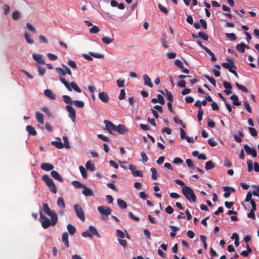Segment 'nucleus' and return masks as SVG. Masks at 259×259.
Here are the masks:
<instances>
[{"mask_svg":"<svg viewBox=\"0 0 259 259\" xmlns=\"http://www.w3.org/2000/svg\"><path fill=\"white\" fill-rule=\"evenodd\" d=\"M43 210L46 214L51 217V220L52 221V224L56 225L58 221L57 215L54 211L51 210L47 203L43 204Z\"/></svg>","mask_w":259,"mask_h":259,"instance_id":"3","label":"nucleus"},{"mask_svg":"<svg viewBox=\"0 0 259 259\" xmlns=\"http://www.w3.org/2000/svg\"><path fill=\"white\" fill-rule=\"evenodd\" d=\"M248 130L251 136L253 137H256L257 136V132L255 128L250 127L248 128Z\"/></svg>","mask_w":259,"mask_h":259,"instance_id":"63","label":"nucleus"},{"mask_svg":"<svg viewBox=\"0 0 259 259\" xmlns=\"http://www.w3.org/2000/svg\"><path fill=\"white\" fill-rule=\"evenodd\" d=\"M133 175L134 177H143V174L142 171L136 170V171H134Z\"/></svg>","mask_w":259,"mask_h":259,"instance_id":"54","label":"nucleus"},{"mask_svg":"<svg viewBox=\"0 0 259 259\" xmlns=\"http://www.w3.org/2000/svg\"><path fill=\"white\" fill-rule=\"evenodd\" d=\"M98 210L101 214V218L103 220H106V218L104 217L109 215L111 213V209L106 206H99L98 207Z\"/></svg>","mask_w":259,"mask_h":259,"instance_id":"6","label":"nucleus"},{"mask_svg":"<svg viewBox=\"0 0 259 259\" xmlns=\"http://www.w3.org/2000/svg\"><path fill=\"white\" fill-rule=\"evenodd\" d=\"M165 92L166 93L167 99L169 101V102L173 101V96L172 94L168 91L167 89H165Z\"/></svg>","mask_w":259,"mask_h":259,"instance_id":"44","label":"nucleus"},{"mask_svg":"<svg viewBox=\"0 0 259 259\" xmlns=\"http://www.w3.org/2000/svg\"><path fill=\"white\" fill-rule=\"evenodd\" d=\"M117 204L119 207L121 209H125L127 207L126 203L122 199H118L117 200Z\"/></svg>","mask_w":259,"mask_h":259,"instance_id":"29","label":"nucleus"},{"mask_svg":"<svg viewBox=\"0 0 259 259\" xmlns=\"http://www.w3.org/2000/svg\"><path fill=\"white\" fill-rule=\"evenodd\" d=\"M56 141H52L51 144L58 149H62L63 148V144L61 142V139L59 137L56 138Z\"/></svg>","mask_w":259,"mask_h":259,"instance_id":"18","label":"nucleus"},{"mask_svg":"<svg viewBox=\"0 0 259 259\" xmlns=\"http://www.w3.org/2000/svg\"><path fill=\"white\" fill-rule=\"evenodd\" d=\"M113 38L109 37H103L102 38V40L105 44H109L113 40Z\"/></svg>","mask_w":259,"mask_h":259,"instance_id":"42","label":"nucleus"},{"mask_svg":"<svg viewBox=\"0 0 259 259\" xmlns=\"http://www.w3.org/2000/svg\"><path fill=\"white\" fill-rule=\"evenodd\" d=\"M116 236L120 238H123L124 237V234L123 232L120 230H117L116 231Z\"/></svg>","mask_w":259,"mask_h":259,"instance_id":"61","label":"nucleus"},{"mask_svg":"<svg viewBox=\"0 0 259 259\" xmlns=\"http://www.w3.org/2000/svg\"><path fill=\"white\" fill-rule=\"evenodd\" d=\"M150 171L152 172L151 178H152V180H157L158 175L157 174L156 169L154 167H152L150 168Z\"/></svg>","mask_w":259,"mask_h":259,"instance_id":"31","label":"nucleus"},{"mask_svg":"<svg viewBox=\"0 0 259 259\" xmlns=\"http://www.w3.org/2000/svg\"><path fill=\"white\" fill-rule=\"evenodd\" d=\"M81 235L83 237H92V234L90 233L89 231H83L81 233Z\"/></svg>","mask_w":259,"mask_h":259,"instance_id":"64","label":"nucleus"},{"mask_svg":"<svg viewBox=\"0 0 259 259\" xmlns=\"http://www.w3.org/2000/svg\"><path fill=\"white\" fill-rule=\"evenodd\" d=\"M226 60L228 61V62H223L222 63V66L224 68L228 69L229 71L230 70H232L233 69H237L236 66L234 64V60L232 58H227Z\"/></svg>","mask_w":259,"mask_h":259,"instance_id":"7","label":"nucleus"},{"mask_svg":"<svg viewBox=\"0 0 259 259\" xmlns=\"http://www.w3.org/2000/svg\"><path fill=\"white\" fill-rule=\"evenodd\" d=\"M72 103L74 104V105L76 107L78 108H82L84 105L83 102L81 101H73Z\"/></svg>","mask_w":259,"mask_h":259,"instance_id":"39","label":"nucleus"},{"mask_svg":"<svg viewBox=\"0 0 259 259\" xmlns=\"http://www.w3.org/2000/svg\"><path fill=\"white\" fill-rule=\"evenodd\" d=\"M125 97V92L124 89H121L120 90V94L119 95L118 98L120 100H123Z\"/></svg>","mask_w":259,"mask_h":259,"instance_id":"62","label":"nucleus"},{"mask_svg":"<svg viewBox=\"0 0 259 259\" xmlns=\"http://www.w3.org/2000/svg\"><path fill=\"white\" fill-rule=\"evenodd\" d=\"M39 220L42 224V227L44 229L48 228L50 226H54L52 224V221L50 220L45 215H44L41 212L40 213Z\"/></svg>","mask_w":259,"mask_h":259,"instance_id":"5","label":"nucleus"},{"mask_svg":"<svg viewBox=\"0 0 259 259\" xmlns=\"http://www.w3.org/2000/svg\"><path fill=\"white\" fill-rule=\"evenodd\" d=\"M224 165L226 167H231L232 166V164L229 159L225 158Z\"/></svg>","mask_w":259,"mask_h":259,"instance_id":"51","label":"nucleus"},{"mask_svg":"<svg viewBox=\"0 0 259 259\" xmlns=\"http://www.w3.org/2000/svg\"><path fill=\"white\" fill-rule=\"evenodd\" d=\"M157 102H159L161 105H164L165 103L164 98L163 96L161 95H157Z\"/></svg>","mask_w":259,"mask_h":259,"instance_id":"55","label":"nucleus"},{"mask_svg":"<svg viewBox=\"0 0 259 259\" xmlns=\"http://www.w3.org/2000/svg\"><path fill=\"white\" fill-rule=\"evenodd\" d=\"M25 37L27 42L29 44H32L33 42V40L31 38L30 35L26 32L25 33Z\"/></svg>","mask_w":259,"mask_h":259,"instance_id":"53","label":"nucleus"},{"mask_svg":"<svg viewBox=\"0 0 259 259\" xmlns=\"http://www.w3.org/2000/svg\"><path fill=\"white\" fill-rule=\"evenodd\" d=\"M57 205L59 207H61V208H65V202H64V199L61 197H59L57 201Z\"/></svg>","mask_w":259,"mask_h":259,"instance_id":"34","label":"nucleus"},{"mask_svg":"<svg viewBox=\"0 0 259 259\" xmlns=\"http://www.w3.org/2000/svg\"><path fill=\"white\" fill-rule=\"evenodd\" d=\"M42 180L49 187L51 192L56 194L57 192V189L53 181L47 175H44L41 177Z\"/></svg>","mask_w":259,"mask_h":259,"instance_id":"2","label":"nucleus"},{"mask_svg":"<svg viewBox=\"0 0 259 259\" xmlns=\"http://www.w3.org/2000/svg\"><path fill=\"white\" fill-rule=\"evenodd\" d=\"M85 167L87 169L93 171L95 170V166L94 164L92 163L90 160L88 161L85 164Z\"/></svg>","mask_w":259,"mask_h":259,"instance_id":"30","label":"nucleus"},{"mask_svg":"<svg viewBox=\"0 0 259 259\" xmlns=\"http://www.w3.org/2000/svg\"><path fill=\"white\" fill-rule=\"evenodd\" d=\"M120 135L124 134L127 132V130L125 128V126L123 124H119L116 126L115 131Z\"/></svg>","mask_w":259,"mask_h":259,"instance_id":"13","label":"nucleus"},{"mask_svg":"<svg viewBox=\"0 0 259 259\" xmlns=\"http://www.w3.org/2000/svg\"><path fill=\"white\" fill-rule=\"evenodd\" d=\"M67 228L69 233L71 235H74L76 232V228L72 225L68 224L67 226Z\"/></svg>","mask_w":259,"mask_h":259,"instance_id":"28","label":"nucleus"},{"mask_svg":"<svg viewBox=\"0 0 259 259\" xmlns=\"http://www.w3.org/2000/svg\"><path fill=\"white\" fill-rule=\"evenodd\" d=\"M44 94L46 97L49 98L51 99H52V100L55 99V98H56L55 95L53 93V92L51 90H50L49 89H47V90H45Z\"/></svg>","mask_w":259,"mask_h":259,"instance_id":"20","label":"nucleus"},{"mask_svg":"<svg viewBox=\"0 0 259 259\" xmlns=\"http://www.w3.org/2000/svg\"><path fill=\"white\" fill-rule=\"evenodd\" d=\"M35 115H36V118L37 121L40 124H44V116H43L42 114H41L38 112H36L35 113Z\"/></svg>","mask_w":259,"mask_h":259,"instance_id":"27","label":"nucleus"},{"mask_svg":"<svg viewBox=\"0 0 259 259\" xmlns=\"http://www.w3.org/2000/svg\"><path fill=\"white\" fill-rule=\"evenodd\" d=\"M27 131L28 132L30 135L35 136L37 134V132L35 128L31 125H27L26 127Z\"/></svg>","mask_w":259,"mask_h":259,"instance_id":"25","label":"nucleus"},{"mask_svg":"<svg viewBox=\"0 0 259 259\" xmlns=\"http://www.w3.org/2000/svg\"><path fill=\"white\" fill-rule=\"evenodd\" d=\"M79 169L80 170V173L84 179H86L87 178V173L85 169L84 168L83 166H79Z\"/></svg>","mask_w":259,"mask_h":259,"instance_id":"40","label":"nucleus"},{"mask_svg":"<svg viewBox=\"0 0 259 259\" xmlns=\"http://www.w3.org/2000/svg\"><path fill=\"white\" fill-rule=\"evenodd\" d=\"M203 110L202 109L199 110L198 114H197V118L199 121H200L202 119L203 114Z\"/></svg>","mask_w":259,"mask_h":259,"instance_id":"58","label":"nucleus"},{"mask_svg":"<svg viewBox=\"0 0 259 259\" xmlns=\"http://www.w3.org/2000/svg\"><path fill=\"white\" fill-rule=\"evenodd\" d=\"M62 100L66 104H71L73 102L71 98L67 95H63L62 97Z\"/></svg>","mask_w":259,"mask_h":259,"instance_id":"32","label":"nucleus"},{"mask_svg":"<svg viewBox=\"0 0 259 259\" xmlns=\"http://www.w3.org/2000/svg\"><path fill=\"white\" fill-rule=\"evenodd\" d=\"M198 37H201L205 40H207L208 39L207 35L203 32H199L198 33Z\"/></svg>","mask_w":259,"mask_h":259,"instance_id":"52","label":"nucleus"},{"mask_svg":"<svg viewBox=\"0 0 259 259\" xmlns=\"http://www.w3.org/2000/svg\"><path fill=\"white\" fill-rule=\"evenodd\" d=\"M205 51L211 57V61L214 62L217 60V58H215L214 53L211 51V50H205Z\"/></svg>","mask_w":259,"mask_h":259,"instance_id":"46","label":"nucleus"},{"mask_svg":"<svg viewBox=\"0 0 259 259\" xmlns=\"http://www.w3.org/2000/svg\"><path fill=\"white\" fill-rule=\"evenodd\" d=\"M63 140L64 141L63 147H65L66 149L70 148V146L69 143L68 138L67 137L64 136L63 137Z\"/></svg>","mask_w":259,"mask_h":259,"instance_id":"43","label":"nucleus"},{"mask_svg":"<svg viewBox=\"0 0 259 259\" xmlns=\"http://www.w3.org/2000/svg\"><path fill=\"white\" fill-rule=\"evenodd\" d=\"M56 71L59 75L60 80L62 83L64 84L67 89L71 91V89L69 85V83L64 78V76L65 75V72L63 69L60 67H56Z\"/></svg>","mask_w":259,"mask_h":259,"instance_id":"4","label":"nucleus"},{"mask_svg":"<svg viewBox=\"0 0 259 259\" xmlns=\"http://www.w3.org/2000/svg\"><path fill=\"white\" fill-rule=\"evenodd\" d=\"M89 31L91 33L96 34L100 31V29L98 26L94 25L90 29Z\"/></svg>","mask_w":259,"mask_h":259,"instance_id":"41","label":"nucleus"},{"mask_svg":"<svg viewBox=\"0 0 259 259\" xmlns=\"http://www.w3.org/2000/svg\"><path fill=\"white\" fill-rule=\"evenodd\" d=\"M170 228L172 231L170 233V236L171 238H174L176 235V232L178 230V228L172 225H170Z\"/></svg>","mask_w":259,"mask_h":259,"instance_id":"33","label":"nucleus"},{"mask_svg":"<svg viewBox=\"0 0 259 259\" xmlns=\"http://www.w3.org/2000/svg\"><path fill=\"white\" fill-rule=\"evenodd\" d=\"M20 14L18 11H14L13 12V13L12 14V18L14 20H17L20 17Z\"/></svg>","mask_w":259,"mask_h":259,"instance_id":"48","label":"nucleus"},{"mask_svg":"<svg viewBox=\"0 0 259 259\" xmlns=\"http://www.w3.org/2000/svg\"><path fill=\"white\" fill-rule=\"evenodd\" d=\"M40 167L41 169L45 171H50L53 170L54 165L49 163H42L40 165Z\"/></svg>","mask_w":259,"mask_h":259,"instance_id":"15","label":"nucleus"},{"mask_svg":"<svg viewBox=\"0 0 259 259\" xmlns=\"http://www.w3.org/2000/svg\"><path fill=\"white\" fill-rule=\"evenodd\" d=\"M244 149L247 154L251 155L253 157L256 156L257 153L255 148H250L248 145L245 144L244 145Z\"/></svg>","mask_w":259,"mask_h":259,"instance_id":"11","label":"nucleus"},{"mask_svg":"<svg viewBox=\"0 0 259 259\" xmlns=\"http://www.w3.org/2000/svg\"><path fill=\"white\" fill-rule=\"evenodd\" d=\"M125 80L124 79H117L116 81L117 85L118 88H122L124 86Z\"/></svg>","mask_w":259,"mask_h":259,"instance_id":"49","label":"nucleus"},{"mask_svg":"<svg viewBox=\"0 0 259 259\" xmlns=\"http://www.w3.org/2000/svg\"><path fill=\"white\" fill-rule=\"evenodd\" d=\"M71 184L75 188L78 189L83 188L84 186L78 181H73L71 182Z\"/></svg>","mask_w":259,"mask_h":259,"instance_id":"35","label":"nucleus"},{"mask_svg":"<svg viewBox=\"0 0 259 259\" xmlns=\"http://www.w3.org/2000/svg\"><path fill=\"white\" fill-rule=\"evenodd\" d=\"M51 176L60 182H63V178L60 176L59 172L56 170H52L51 172Z\"/></svg>","mask_w":259,"mask_h":259,"instance_id":"14","label":"nucleus"},{"mask_svg":"<svg viewBox=\"0 0 259 259\" xmlns=\"http://www.w3.org/2000/svg\"><path fill=\"white\" fill-rule=\"evenodd\" d=\"M62 241L67 248L69 247V243L68 241V234L67 232L63 233L62 236Z\"/></svg>","mask_w":259,"mask_h":259,"instance_id":"19","label":"nucleus"},{"mask_svg":"<svg viewBox=\"0 0 259 259\" xmlns=\"http://www.w3.org/2000/svg\"><path fill=\"white\" fill-rule=\"evenodd\" d=\"M235 85L238 88V89H239L243 92L246 93L248 92V89L245 87H244L241 84H240L238 82L235 83Z\"/></svg>","mask_w":259,"mask_h":259,"instance_id":"37","label":"nucleus"},{"mask_svg":"<svg viewBox=\"0 0 259 259\" xmlns=\"http://www.w3.org/2000/svg\"><path fill=\"white\" fill-rule=\"evenodd\" d=\"M74 208L77 217L81 221H84L85 216L81 207L79 204H76L74 205Z\"/></svg>","mask_w":259,"mask_h":259,"instance_id":"8","label":"nucleus"},{"mask_svg":"<svg viewBox=\"0 0 259 259\" xmlns=\"http://www.w3.org/2000/svg\"><path fill=\"white\" fill-rule=\"evenodd\" d=\"M230 99L233 101V105L235 106H240L241 105V102L238 100V97L236 95H233L231 96Z\"/></svg>","mask_w":259,"mask_h":259,"instance_id":"24","label":"nucleus"},{"mask_svg":"<svg viewBox=\"0 0 259 259\" xmlns=\"http://www.w3.org/2000/svg\"><path fill=\"white\" fill-rule=\"evenodd\" d=\"M47 56L48 58L51 60H56L58 59V57L57 55L51 53H48L47 54Z\"/></svg>","mask_w":259,"mask_h":259,"instance_id":"59","label":"nucleus"},{"mask_svg":"<svg viewBox=\"0 0 259 259\" xmlns=\"http://www.w3.org/2000/svg\"><path fill=\"white\" fill-rule=\"evenodd\" d=\"M83 190L82 192V193L87 196H91L94 195V193L93 191L89 188H87L86 186H84L83 187Z\"/></svg>","mask_w":259,"mask_h":259,"instance_id":"23","label":"nucleus"},{"mask_svg":"<svg viewBox=\"0 0 259 259\" xmlns=\"http://www.w3.org/2000/svg\"><path fill=\"white\" fill-rule=\"evenodd\" d=\"M143 79L144 80V85L149 87L150 88H152L153 85L151 82V80L150 78L147 75L144 74L143 75Z\"/></svg>","mask_w":259,"mask_h":259,"instance_id":"17","label":"nucleus"},{"mask_svg":"<svg viewBox=\"0 0 259 259\" xmlns=\"http://www.w3.org/2000/svg\"><path fill=\"white\" fill-rule=\"evenodd\" d=\"M90 55L96 58H103L104 55L99 53H90Z\"/></svg>","mask_w":259,"mask_h":259,"instance_id":"56","label":"nucleus"},{"mask_svg":"<svg viewBox=\"0 0 259 259\" xmlns=\"http://www.w3.org/2000/svg\"><path fill=\"white\" fill-rule=\"evenodd\" d=\"M32 57H33V59L35 61H36V62H37L38 63H39L40 64H45V60L42 58V55H39V54H33L32 55Z\"/></svg>","mask_w":259,"mask_h":259,"instance_id":"16","label":"nucleus"},{"mask_svg":"<svg viewBox=\"0 0 259 259\" xmlns=\"http://www.w3.org/2000/svg\"><path fill=\"white\" fill-rule=\"evenodd\" d=\"M204 76L205 78L208 79L214 87L216 86L215 80L213 77H210L207 75H205Z\"/></svg>","mask_w":259,"mask_h":259,"instance_id":"45","label":"nucleus"},{"mask_svg":"<svg viewBox=\"0 0 259 259\" xmlns=\"http://www.w3.org/2000/svg\"><path fill=\"white\" fill-rule=\"evenodd\" d=\"M236 49H249V47L244 43H241L240 44H238Z\"/></svg>","mask_w":259,"mask_h":259,"instance_id":"60","label":"nucleus"},{"mask_svg":"<svg viewBox=\"0 0 259 259\" xmlns=\"http://www.w3.org/2000/svg\"><path fill=\"white\" fill-rule=\"evenodd\" d=\"M104 123L105 124L104 129L107 130L109 133L112 134V132L115 131L116 125L112 122L107 120H104Z\"/></svg>","mask_w":259,"mask_h":259,"instance_id":"9","label":"nucleus"},{"mask_svg":"<svg viewBox=\"0 0 259 259\" xmlns=\"http://www.w3.org/2000/svg\"><path fill=\"white\" fill-rule=\"evenodd\" d=\"M183 194L190 202H195L196 197L194 191L189 187L185 186L182 189Z\"/></svg>","mask_w":259,"mask_h":259,"instance_id":"1","label":"nucleus"},{"mask_svg":"<svg viewBox=\"0 0 259 259\" xmlns=\"http://www.w3.org/2000/svg\"><path fill=\"white\" fill-rule=\"evenodd\" d=\"M68 65L70 66L71 67L74 69L77 68V65L75 61L72 60H68Z\"/></svg>","mask_w":259,"mask_h":259,"instance_id":"50","label":"nucleus"},{"mask_svg":"<svg viewBox=\"0 0 259 259\" xmlns=\"http://www.w3.org/2000/svg\"><path fill=\"white\" fill-rule=\"evenodd\" d=\"M70 88H72L77 93H80L81 92L80 88L78 87V85L74 82H71L70 84H69Z\"/></svg>","mask_w":259,"mask_h":259,"instance_id":"36","label":"nucleus"},{"mask_svg":"<svg viewBox=\"0 0 259 259\" xmlns=\"http://www.w3.org/2000/svg\"><path fill=\"white\" fill-rule=\"evenodd\" d=\"M238 133L239 136L233 135V138L237 142L241 143L242 141V138L244 136L243 131L242 130H239Z\"/></svg>","mask_w":259,"mask_h":259,"instance_id":"22","label":"nucleus"},{"mask_svg":"<svg viewBox=\"0 0 259 259\" xmlns=\"http://www.w3.org/2000/svg\"><path fill=\"white\" fill-rule=\"evenodd\" d=\"M215 167V164L211 160L207 161L205 163V168L206 170H209Z\"/></svg>","mask_w":259,"mask_h":259,"instance_id":"26","label":"nucleus"},{"mask_svg":"<svg viewBox=\"0 0 259 259\" xmlns=\"http://www.w3.org/2000/svg\"><path fill=\"white\" fill-rule=\"evenodd\" d=\"M158 7L159 9V10L164 14H167L168 13V10L166 7L163 6L160 4H158Z\"/></svg>","mask_w":259,"mask_h":259,"instance_id":"47","label":"nucleus"},{"mask_svg":"<svg viewBox=\"0 0 259 259\" xmlns=\"http://www.w3.org/2000/svg\"><path fill=\"white\" fill-rule=\"evenodd\" d=\"M89 229L90 233L92 234V236H93V235H94L98 238L100 237V234H99L96 228L95 227H94L93 226H90Z\"/></svg>","mask_w":259,"mask_h":259,"instance_id":"21","label":"nucleus"},{"mask_svg":"<svg viewBox=\"0 0 259 259\" xmlns=\"http://www.w3.org/2000/svg\"><path fill=\"white\" fill-rule=\"evenodd\" d=\"M226 36L230 40L233 41L236 39V35L233 33H226Z\"/></svg>","mask_w":259,"mask_h":259,"instance_id":"38","label":"nucleus"},{"mask_svg":"<svg viewBox=\"0 0 259 259\" xmlns=\"http://www.w3.org/2000/svg\"><path fill=\"white\" fill-rule=\"evenodd\" d=\"M99 98L104 103H107L109 100V97L106 92H101L98 95Z\"/></svg>","mask_w":259,"mask_h":259,"instance_id":"12","label":"nucleus"},{"mask_svg":"<svg viewBox=\"0 0 259 259\" xmlns=\"http://www.w3.org/2000/svg\"><path fill=\"white\" fill-rule=\"evenodd\" d=\"M66 108L68 112V116L71 118V120L74 122L75 121L76 112L74 108L71 105H66Z\"/></svg>","mask_w":259,"mask_h":259,"instance_id":"10","label":"nucleus"},{"mask_svg":"<svg viewBox=\"0 0 259 259\" xmlns=\"http://www.w3.org/2000/svg\"><path fill=\"white\" fill-rule=\"evenodd\" d=\"M244 107L246 108V110L249 113H251L252 109H251V108L249 104L248 103V102L247 101H244Z\"/></svg>","mask_w":259,"mask_h":259,"instance_id":"57","label":"nucleus"}]
</instances>
